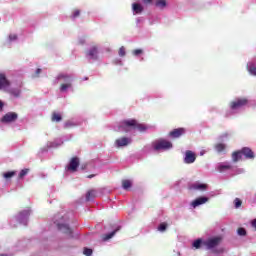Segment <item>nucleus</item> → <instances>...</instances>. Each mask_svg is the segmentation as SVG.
Instances as JSON below:
<instances>
[{
    "mask_svg": "<svg viewBox=\"0 0 256 256\" xmlns=\"http://www.w3.org/2000/svg\"><path fill=\"white\" fill-rule=\"evenodd\" d=\"M77 167H79V158L74 157L71 159L69 165L67 166V170L75 172L77 171Z\"/></svg>",
    "mask_w": 256,
    "mask_h": 256,
    "instance_id": "obj_14",
    "label": "nucleus"
},
{
    "mask_svg": "<svg viewBox=\"0 0 256 256\" xmlns=\"http://www.w3.org/2000/svg\"><path fill=\"white\" fill-rule=\"evenodd\" d=\"M195 159H197V157L191 150L185 152L184 163L191 165V163H195Z\"/></svg>",
    "mask_w": 256,
    "mask_h": 256,
    "instance_id": "obj_12",
    "label": "nucleus"
},
{
    "mask_svg": "<svg viewBox=\"0 0 256 256\" xmlns=\"http://www.w3.org/2000/svg\"><path fill=\"white\" fill-rule=\"evenodd\" d=\"M118 231L119 229H116L113 232L106 234L103 238V241H109V239H112Z\"/></svg>",
    "mask_w": 256,
    "mask_h": 256,
    "instance_id": "obj_24",
    "label": "nucleus"
},
{
    "mask_svg": "<svg viewBox=\"0 0 256 256\" xmlns=\"http://www.w3.org/2000/svg\"><path fill=\"white\" fill-rule=\"evenodd\" d=\"M151 1H153V0H143V3H145L147 5V4L151 3Z\"/></svg>",
    "mask_w": 256,
    "mask_h": 256,
    "instance_id": "obj_41",
    "label": "nucleus"
},
{
    "mask_svg": "<svg viewBox=\"0 0 256 256\" xmlns=\"http://www.w3.org/2000/svg\"><path fill=\"white\" fill-rule=\"evenodd\" d=\"M132 10L136 14L142 13L143 12V6H141V4L134 3L132 5Z\"/></svg>",
    "mask_w": 256,
    "mask_h": 256,
    "instance_id": "obj_21",
    "label": "nucleus"
},
{
    "mask_svg": "<svg viewBox=\"0 0 256 256\" xmlns=\"http://www.w3.org/2000/svg\"><path fill=\"white\" fill-rule=\"evenodd\" d=\"M223 137H227V134L222 135L220 139H223Z\"/></svg>",
    "mask_w": 256,
    "mask_h": 256,
    "instance_id": "obj_45",
    "label": "nucleus"
},
{
    "mask_svg": "<svg viewBox=\"0 0 256 256\" xmlns=\"http://www.w3.org/2000/svg\"><path fill=\"white\" fill-rule=\"evenodd\" d=\"M9 40H10V41H15V40H17V35L11 34V35L9 36Z\"/></svg>",
    "mask_w": 256,
    "mask_h": 256,
    "instance_id": "obj_37",
    "label": "nucleus"
},
{
    "mask_svg": "<svg viewBox=\"0 0 256 256\" xmlns=\"http://www.w3.org/2000/svg\"><path fill=\"white\" fill-rule=\"evenodd\" d=\"M63 118L61 117V114L54 112L52 114V121H56V123H59Z\"/></svg>",
    "mask_w": 256,
    "mask_h": 256,
    "instance_id": "obj_25",
    "label": "nucleus"
},
{
    "mask_svg": "<svg viewBox=\"0 0 256 256\" xmlns=\"http://www.w3.org/2000/svg\"><path fill=\"white\" fill-rule=\"evenodd\" d=\"M227 169H231V164H229V162H223V163L218 164V166H217V170L220 173H223V171H225Z\"/></svg>",
    "mask_w": 256,
    "mask_h": 256,
    "instance_id": "obj_18",
    "label": "nucleus"
},
{
    "mask_svg": "<svg viewBox=\"0 0 256 256\" xmlns=\"http://www.w3.org/2000/svg\"><path fill=\"white\" fill-rule=\"evenodd\" d=\"M27 173H29V169H23L20 171V174H19V178L20 179H23V177H25V175H27Z\"/></svg>",
    "mask_w": 256,
    "mask_h": 256,
    "instance_id": "obj_29",
    "label": "nucleus"
},
{
    "mask_svg": "<svg viewBox=\"0 0 256 256\" xmlns=\"http://www.w3.org/2000/svg\"><path fill=\"white\" fill-rule=\"evenodd\" d=\"M215 149L218 153H221L225 151V144H221V143L216 144Z\"/></svg>",
    "mask_w": 256,
    "mask_h": 256,
    "instance_id": "obj_26",
    "label": "nucleus"
},
{
    "mask_svg": "<svg viewBox=\"0 0 256 256\" xmlns=\"http://www.w3.org/2000/svg\"><path fill=\"white\" fill-rule=\"evenodd\" d=\"M95 197H97V191H95V190H90L86 194V200H88V201H93V199H95Z\"/></svg>",
    "mask_w": 256,
    "mask_h": 256,
    "instance_id": "obj_20",
    "label": "nucleus"
},
{
    "mask_svg": "<svg viewBox=\"0 0 256 256\" xmlns=\"http://www.w3.org/2000/svg\"><path fill=\"white\" fill-rule=\"evenodd\" d=\"M244 171H245V170H243V169H239V170H238V174H239V173H244Z\"/></svg>",
    "mask_w": 256,
    "mask_h": 256,
    "instance_id": "obj_43",
    "label": "nucleus"
},
{
    "mask_svg": "<svg viewBox=\"0 0 256 256\" xmlns=\"http://www.w3.org/2000/svg\"><path fill=\"white\" fill-rule=\"evenodd\" d=\"M247 105V99H238L231 104V110L237 111V109H242Z\"/></svg>",
    "mask_w": 256,
    "mask_h": 256,
    "instance_id": "obj_10",
    "label": "nucleus"
},
{
    "mask_svg": "<svg viewBox=\"0 0 256 256\" xmlns=\"http://www.w3.org/2000/svg\"><path fill=\"white\" fill-rule=\"evenodd\" d=\"M131 143H132L131 138L122 137L115 141V146L118 148L127 147V145H131Z\"/></svg>",
    "mask_w": 256,
    "mask_h": 256,
    "instance_id": "obj_11",
    "label": "nucleus"
},
{
    "mask_svg": "<svg viewBox=\"0 0 256 256\" xmlns=\"http://www.w3.org/2000/svg\"><path fill=\"white\" fill-rule=\"evenodd\" d=\"M205 242V240L199 238L196 239L193 243H192V247H194V249H201V245H203V243Z\"/></svg>",
    "mask_w": 256,
    "mask_h": 256,
    "instance_id": "obj_22",
    "label": "nucleus"
},
{
    "mask_svg": "<svg viewBox=\"0 0 256 256\" xmlns=\"http://www.w3.org/2000/svg\"><path fill=\"white\" fill-rule=\"evenodd\" d=\"M183 133H185V129H183V128L174 129L172 132H170V137L177 139V138L181 137V135H183Z\"/></svg>",
    "mask_w": 256,
    "mask_h": 256,
    "instance_id": "obj_17",
    "label": "nucleus"
},
{
    "mask_svg": "<svg viewBox=\"0 0 256 256\" xmlns=\"http://www.w3.org/2000/svg\"><path fill=\"white\" fill-rule=\"evenodd\" d=\"M242 155H244L246 159H255V154L253 153V150L245 147L241 151L234 152L232 154V161H234V163H237V161L241 159Z\"/></svg>",
    "mask_w": 256,
    "mask_h": 256,
    "instance_id": "obj_3",
    "label": "nucleus"
},
{
    "mask_svg": "<svg viewBox=\"0 0 256 256\" xmlns=\"http://www.w3.org/2000/svg\"><path fill=\"white\" fill-rule=\"evenodd\" d=\"M64 127L66 129L69 127H75V123H73L72 121H67V122H65Z\"/></svg>",
    "mask_w": 256,
    "mask_h": 256,
    "instance_id": "obj_31",
    "label": "nucleus"
},
{
    "mask_svg": "<svg viewBox=\"0 0 256 256\" xmlns=\"http://www.w3.org/2000/svg\"><path fill=\"white\" fill-rule=\"evenodd\" d=\"M252 227H254V228L256 229V219H254V220L252 221Z\"/></svg>",
    "mask_w": 256,
    "mask_h": 256,
    "instance_id": "obj_40",
    "label": "nucleus"
},
{
    "mask_svg": "<svg viewBox=\"0 0 256 256\" xmlns=\"http://www.w3.org/2000/svg\"><path fill=\"white\" fill-rule=\"evenodd\" d=\"M83 253H84V255H86V256H91V255H93V250L90 249V248H84Z\"/></svg>",
    "mask_w": 256,
    "mask_h": 256,
    "instance_id": "obj_30",
    "label": "nucleus"
},
{
    "mask_svg": "<svg viewBox=\"0 0 256 256\" xmlns=\"http://www.w3.org/2000/svg\"><path fill=\"white\" fill-rule=\"evenodd\" d=\"M80 11L79 10H75L73 13V18L75 19V17H79Z\"/></svg>",
    "mask_w": 256,
    "mask_h": 256,
    "instance_id": "obj_38",
    "label": "nucleus"
},
{
    "mask_svg": "<svg viewBox=\"0 0 256 256\" xmlns=\"http://www.w3.org/2000/svg\"><path fill=\"white\" fill-rule=\"evenodd\" d=\"M18 117H19V115H17V113L8 112L2 117L1 121H2V123H13V122L17 121Z\"/></svg>",
    "mask_w": 256,
    "mask_h": 256,
    "instance_id": "obj_8",
    "label": "nucleus"
},
{
    "mask_svg": "<svg viewBox=\"0 0 256 256\" xmlns=\"http://www.w3.org/2000/svg\"><path fill=\"white\" fill-rule=\"evenodd\" d=\"M247 232L245 231V228H239L238 229V235L245 236Z\"/></svg>",
    "mask_w": 256,
    "mask_h": 256,
    "instance_id": "obj_34",
    "label": "nucleus"
},
{
    "mask_svg": "<svg viewBox=\"0 0 256 256\" xmlns=\"http://www.w3.org/2000/svg\"><path fill=\"white\" fill-rule=\"evenodd\" d=\"M219 243H221V238L213 237V238H209L208 240H204L203 245L207 249H215V247H217Z\"/></svg>",
    "mask_w": 256,
    "mask_h": 256,
    "instance_id": "obj_7",
    "label": "nucleus"
},
{
    "mask_svg": "<svg viewBox=\"0 0 256 256\" xmlns=\"http://www.w3.org/2000/svg\"><path fill=\"white\" fill-rule=\"evenodd\" d=\"M200 155H201V156L205 155V152H200Z\"/></svg>",
    "mask_w": 256,
    "mask_h": 256,
    "instance_id": "obj_46",
    "label": "nucleus"
},
{
    "mask_svg": "<svg viewBox=\"0 0 256 256\" xmlns=\"http://www.w3.org/2000/svg\"><path fill=\"white\" fill-rule=\"evenodd\" d=\"M119 55H120V57H125V47H121L120 49H119Z\"/></svg>",
    "mask_w": 256,
    "mask_h": 256,
    "instance_id": "obj_35",
    "label": "nucleus"
},
{
    "mask_svg": "<svg viewBox=\"0 0 256 256\" xmlns=\"http://www.w3.org/2000/svg\"><path fill=\"white\" fill-rule=\"evenodd\" d=\"M94 175H89L88 179H93Z\"/></svg>",
    "mask_w": 256,
    "mask_h": 256,
    "instance_id": "obj_44",
    "label": "nucleus"
},
{
    "mask_svg": "<svg viewBox=\"0 0 256 256\" xmlns=\"http://www.w3.org/2000/svg\"><path fill=\"white\" fill-rule=\"evenodd\" d=\"M141 53H143V50H141V49H136L133 51V55H135V56L141 55Z\"/></svg>",
    "mask_w": 256,
    "mask_h": 256,
    "instance_id": "obj_36",
    "label": "nucleus"
},
{
    "mask_svg": "<svg viewBox=\"0 0 256 256\" xmlns=\"http://www.w3.org/2000/svg\"><path fill=\"white\" fill-rule=\"evenodd\" d=\"M39 73H41V69H40V68H38V69L36 70V77L39 76Z\"/></svg>",
    "mask_w": 256,
    "mask_h": 256,
    "instance_id": "obj_39",
    "label": "nucleus"
},
{
    "mask_svg": "<svg viewBox=\"0 0 256 256\" xmlns=\"http://www.w3.org/2000/svg\"><path fill=\"white\" fill-rule=\"evenodd\" d=\"M234 203H235V207H236V209H239V207H241V200L239 199V198H236L235 200H234Z\"/></svg>",
    "mask_w": 256,
    "mask_h": 256,
    "instance_id": "obj_33",
    "label": "nucleus"
},
{
    "mask_svg": "<svg viewBox=\"0 0 256 256\" xmlns=\"http://www.w3.org/2000/svg\"><path fill=\"white\" fill-rule=\"evenodd\" d=\"M173 147V144L167 140H158L153 143V149L154 151H165L167 149H171Z\"/></svg>",
    "mask_w": 256,
    "mask_h": 256,
    "instance_id": "obj_5",
    "label": "nucleus"
},
{
    "mask_svg": "<svg viewBox=\"0 0 256 256\" xmlns=\"http://www.w3.org/2000/svg\"><path fill=\"white\" fill-rule=\"evenodd\" d=\"M131 185H133V183L131 182V180H123V181H122V187H123V189H125V190L131 189Z\"/></svg>",
    "mask_w": 256,
    "mask_h": 256,
    "instance_id": "obj_23",
    "label": "nucleus"
},
{
    "mask_svg": "<svg viewBox=\"0 0 256 256\" xmlns=\"http://www.w3.org/2000/svg\"><path fill=\"white\" fill-rule=\"evenodd\" d=\"M190 189L194 191H205L207 189V184L201 182H195L190 186Z\"/></svg>",
    "mask_w": 256,
    "mask_h": 256,
    "instance_id": "obj_15",
    "label": "nucleus"
},
{
    "mask_svg": "<svg viewBox=\"0 0 256 256\" xmlns=\"http://www.w3.org/2000/svg\"><path fill=\"white\" fill-rule=\"evenodd\" d=\"M56 225H57L59 231H62V233H66V235H69V237H71V235H73V230H71L69 225L61 224V223H56Z\"/></svg>",
    "mask_w": 256,
    "mask_h": 256,
    "instance_id": "obj_13",
    "label": "nucleus"
},
{
    "mask_svg": "<svg viewBox=\"0 0 256 256\" xmlns=\"http://www.w3.org/2000/svg\"><path fill=\"white\" fill-rule=\"evenodd\" d=\"M208 201L209 198L207 197H199L192 202V207L195 209L196 207H199V205H205Z\"/></svg>",
    "mask_w": 256,
    "mask_h": 256,
    "instance_id": "obj_16",
    "label": "nucleus"
},
{
    "mask_svg": "<svg viewBox=\"0 0 256 256\" xmlns=\"http://www.w3.org/2000/svg\"><path fill=\"white\" fill-rule=\"evenodd\" d=\"M135 129L138 131H145L147 126H145V124L137 123L136 120H124L118 127V131H122L124 133H129V131H133Z\"/></svg>",
    "mask_w": 256,
    "mask_h": 256,
    "instance_id": "obj_1",
    "label": "nucleus"
},
{
    "mask_svg": "<svg viewBox=\"0 0 256 256\" xmlns=\"http://www.w3.org/2000/svg\"><path fill=\"white\" fill-rule=\"evenodd\" d=\"M29 215H31V210H24L16 216V220L18 223H20V225H27L29 221Z\"/></svg>",
    "mask_w": 256,
    "mask_h": 256,
    "instance_id": "obj_6",
    "label": "nucleus"
},
{
    "mask_svg": "<svg viewBox=\"0 0 256 256\" xmlns=\"http://www.w3.org/2000/svg\"><path fill=\"white\" fill-rule=\"evenodd\" d=\"M167 2L165 0H158L156 2V7H160V9H163V7H166Z\"/></svg>",
    "mask_w": 256,
    "mask_h": 256,
    "instance_id": "obj_27",
    "label": "nucleus"
},
{
    "mask_svg": "<svg viewBox=\"0 0 256 256\" xmlns=\"http://www.w3.org/2000/svg\"><path fill=\"white\" fill-rule=\"evenodd\" d=\"M58 145H55V143L52 144V147H57Z\"/></svg>",
    "mask_w": 256,
    "mask_h": 256,
    "instance_id": "obj_47",
    "label": "nucleus"
},
{
    "mask_svg": "<svg viewBox=\"0 0 256 256\" xmlns=\"http://www.w3.org/2000/svg\"><path fill=\"white\" fill-rule=\"evenodd\" d=\"M87 59H91L92 61H97L99 57V50H97V47L93 46L91 47L87 54H86Z\"/></svg>",
    "mask_w": 256,
    "mask_h": 256,
    "instance_id": "obj_9",
    "label": "nucleus"
},
{
    "mask_svg": "<svg viewBox=\"0 0 256 256\" xmlns=\"http://www.w3.org/2000/svg\"><path fill=\"white\" fill-rule=\"evenodd\" d=\"M0 111H3V102L0 101Z\"/></svg>",
    "mask_w": 256,
    "mask_h": 256,
    "instance_id": "obj_42",
    "label": "nucleus"
},
{
    "mask_svg": "<svg viewBox=\"0 0 256 256\" xmlns=\"http://www.w3.org/2000/svg\"><path fill=\"white\" fill-rule=\"evenodd\" d=\"M0 90L7 91V93H10V95H13L14 97H19V95H21V88H14L13 84L7 80V77H5V74L3 73H0Z\"/></svg>",
    "mask_w": 256,
    "mask_h": 256,
    "instance_id": "obj_2",
    "label": "nucleus"
},
{
    "mask_svg": "<svg viewBox=\"0 0 256 256\" xmlns=\"http://www.w3.org/2000/svg\"><path fill=\"white\" fill-rule=\"evenodd\" d=\"M13 175H15V171L6 172V173L3 174V177L5 179H11V177H13Z\"/></svg>",
    "mask_w": 256,
    "mask_h": 256,
    "instance_id": "obj_28",
    "label": "nucleus"
},
{
    "mask_svg": "<svg viewBox=\"0 0 256 256\" xmlns=\"http://www.w3.org/2000/svg\"><path fill=\"white\" fill-rule=\"evenodd\" d=\"M0 256H7V255H5V254H2V255H0Z\"/></svg>",
    "mask_w": 256,
    "mask_h": 256,
    "instance_id": "obj_48",
    "label": "nucleus"
},
{
    "mask_svg": "<svg viewBox=\"0 0 256 256\" xmlns=\"http://www.w3.org/2000/svg\"><path fill=\"white\" fill-rule=\"evenodd\" d=\"M165 229H167V224L166 223H162L158 227V231H161V232L165 231Z\"/></svg>",
    "mask_w": 256,
    "mask_h": 256,
    "instance_id": "obj_32",
    "label": "nucleus"
},
{
    "mask_svg": "<svg viewBox=\"0 0 256 256\" xmlns=\"http://www.w3.org/2000/svg\"><path fill=\"white\" fill-rule=\"evenodd\" d=\"M247 69L250 75L256 76V62H249L247 65Z\"/></svg>",
    "mask_w": 256,
    "mask_h": 256,
    "instance_id": "obj_19",
    "label": "nucleus"
},
{
    "mask_svg": "<svg viewBox=\"0 0 256 256\" xmlns=\"http://www.w3.org/2000/svg\"><path fill=\"white\" fill-rule=\"evenodd\" d=\"M57 81H64L65 83L61 85L60 91L65 92L67 89H71V81H73V77L67 74H60L57 77Z\"/></svg>",
    "mask_w": 256,
    "mask_h": 256,
    "instance_id": "obj_4",
    "label": "nucleus"
}]
</instances>
